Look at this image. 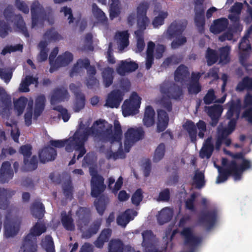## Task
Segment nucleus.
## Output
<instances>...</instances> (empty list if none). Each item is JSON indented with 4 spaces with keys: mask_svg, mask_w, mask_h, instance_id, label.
Here are the masks:
<instances>
[{
    "mask_svg": "<svg viewBox=\"0 0 252 252\" xmlns=\"http://www.w3.org/2000/svg\"><path fill=\"white\" fill-rule=\"evenodd\" d=\"M87 136L88 134L80 128L73 137L69 138L67 140L51 141V145L55 148H61L65 146V149L67 152H71L74 149V156L77 155V158H79L86 152L82 144L86 140Z\"/></svg>",
    "mask_w": 252,
    "mask_h": 252,
    "instance_id": "obj_1",
    "label": "nucleus"
},
{
    "mask_svg": "<svg viewBox=\"0 0 252 252\" xmlns=\"http://www.w3.org/2000/svg\"><path fill=\"white\" fill-rule=\"evenodd\" d=\"M233 157L234 160L229 166L228 172L233 176L235 180H238L244 171L252 167V163L244 158L241 154L233 155Z\"/></svg>",
    "mask_w": 252,
    "mask_h": 252,
    "instance_id": "obj_2",
    "label": "nucleus"
},
{
    "mask_svg": "<svg viewBox=\"0 0 252 252\" xmlns=\"http://www.w3.org/2000/svg\"><path fill=\"white\" fill-rule=\"evenodd\" d=\"M238 116L237 107L233 104H231L227 113V117L228 119H230L231 117H233V118L229 122L228 130H219V133L221 135V137H219L216 142V147L217 149H219L220 148V146L222 142L226 146H228L230 144V140L228 138L225 137V136L230 133L234 129L235 125V119L237 118Z\"/></svg>",
    "mask_w": 252,
    "mask_h": 252,
    "instance_id": "obj_3",
    "label": "nucleus"
},
{
    "mask_svg": "<svg viewBox=\"0 0 252 252\" xmlns=\"http://www.w3.org/2000/svg\"><path fill=\"white\" fill-rule=\"evenodd\" d=\"M46 230L44 224L38 222L31 230L30 233L24 241L21 249L23 252H35L36 246L34 243L35 237L41 235Z\"/></svg>",
    "mask_w": 252,
    "mask_h": 252,
    "instance_id": "obj_4",
    "label": "nucleus"
},
{
    "mask_svg": "<svg viewBox=\"0 0 252 252\" xmlns=\"http://www.w3.org/2000/svg\"><path fill=\"white\" fill-rule=\"evenodd\" d=\"M141 98L137 93L131 94L129 99L125 101L122 105V112L124 117L137 114L140 107Z\"/></svg>",
    "mask_w": 252,
    "mask_h": 252,
    "instance_id": "obj_5",
    "label": "nucleus"
},
{
    "mask_svg": "<svg viewBox=\"0 0 252 252\" xmlns=\"http://www.w3.org/2000/svg\"><path fill=\"white\" fill-rule=\"evenodd\" d=\"M14 111L18 115L22 114L24 109L26 105V112L25 115V122L27 125H29L31 124L32 117V106L33 102L31 100H28L26 98L21 97L14 101Z\"/></svg>",
    "mask_w": 252,
    "mask_h": 252,
    "instance_id": "obj_6",
    "label": "nucleus"
},
{
    "mask_svg": "<svg viewBox=\"0 0 252 252\" xmlns=\"http://www.w3.org/2000/svg\"><path fill=\"white\" fill-rule=\"evenodd\" d=\"M183 126L188 131L192 141L195 140L197 132L199 137L202 138L204 136V132L206 131L205 124L201 121L197 124L196 126H195L193 123L190 121H187Z\"/></svg>",
    "mask_w": 252,
    "mask_h": 252,
    "instance_id": "obj_7",
    "label": "nucleus"
},
{
    "mask_svg": "<svg viewBox=\"0 0 252 252\" xmlns=\"http://www.w3.org/2000/svg\"><path fill=\"white\" fill-rule=\"evenodd\" d=\"M164 51V48L162 45H158L154 48V44L152 42L148 43L146 62V66L147 69L150 68L152 65L153 56L156 59H159L162 57Z\"/></svg>",
    "mask_w": 252,
    "mask_h": 252,
    "instance_id": "obj_8",
    "label": "nucleus"
},
{
    "mask_svg": "<svg viewBox=\"0 0 252 252\" xmlns=\"http://www.w3.org/2000/svg\"><path fill=\"white\" fill-rule=\"evenodd\" d=\"M143 131L141 128H129L125 134V147L126 152L129 151V147H127V145L131 146L134 142L139 140L143 136Z\"/></svg>",
    "mask_w": 252,
    "mask_h": 252,
    "instance_id": "obj_9",
    "label": "nucleus"
},
{
    "mask_svg": "<svg viewBox=\"0 0 252 252\" xmlns=\"http://www.w3.org/2000/svg\"><path fill=\"white\" fill-rule=\"evenodd\" d=\"M90 174L92 176V195L96 196L100 192L104 190L105 186L103 184V179L99 176L95 171L90 168Z\"/></svg>",
    "mask_w": 252,
    "mask_h": 252,
    "instance_id": "obj_10",
    "label": "nucleus"
},
{
    "mask_svg": "<svg viewBox=\"0 0 252 252\" xmlns=\"http://www.w3.org/2000/svg\"><path fill=\"white\" fill-rule=\"evenodd\" d=\"M9 109L8 107H6L3 109L1 112V115L4 119L6 125L11 127V133L13 140L15 142H17L18 138L19 136V132L15 123H11V121L9 120Z\"/></svg>",
    "mask_w": 252,
    "mask_h": 252,
    "instance_id": "obj_11",
    "label": "nucleus"
},
{
    "mask_svg": "<svg viewBox=\"0 0 252 252\" xmlns=\"http://www.w3.org/2000/svg\"><path fill=\"white\" fill-rule=\"evenodd\" d=\"M128 38L129 34L127 31L119 32L116 33L115 41L119 50H123L128 46L129 44Z\"/></svg>",
    "mask_w": 252,
    "mask_h": 252,
    "instance_id": "obj_12",
    "label": "nucleus"
},
{
    "mask_svg": "<svg viewBox=\"0 0 252 252\" xmlns=\"http://www.w3.org/2000/svg\"><path fill=\"white\" fill-rule=\"evenodd\" d=\"M123 94L119 91L112 92L108 97L106 105L111 108H117L123 99Z\"/></svg>",
    "mask_w": 252,
    "mask_h": 252,
    "instance_id": "obj_13",
    "label": "nucleus"
},
{
    "mask_svg": "<svg viewBox=\"0 0 252 252\" xmlns=\"http://www.w3.org/2000/svg\"><path fill=\"white\" fill-rule=\"evenodd\" d=\"M137 214L135 211L128 209L118 217L117 223L119 225L125 227L130 220L133 219Z\"/></svg>",
    "mask_w": 252,
    "mask_h": 252,
    "instance_id": "obj_14",
    "label": "nucleus"
},
{
    "mask_svg": "<svg viewBox=\"0 0 252 252\" xmlns=\"http://www.w3.org/2000/svg\"><path fill=\"white\" fill-rule=\"evenodd\" d=\"M169 122L168 115L164 110L160 109L158 112L157 127L159 131H163L167 127Z\"/></svg>",
    "mask_w": 252,
    "mask_h": 252,
    "instance_id": "obj_15",
    "label": "nucleus"
},
{
    "mask_svg": "<svg viewBox=\"0 0 252 252\" xmlns=\"http://www.w3.org/2000/svg\"><path fill=\"white\" fill-rule=\"evenodd\" d=\"M56 156V152L52 147L45 148L39 153V158L43 162L54 159Z\"/></svg>",
    "mask_w": 252,
    "mask_h": 252,
    "instance_id": "obj_16",
    "label": "nucleus"
},
{
    "mask_svg": "<svg viewBox=\"0 0 252 252\" xmlns=\"http://www.w3.org/2000/svg\"><path fill=\"white\" fill-rule=\"evenodd\" d=\"M155 18L153 21V25L157 28L163 24L164 20L167 16V12L164 11L160 10L159 7H157L154 10Z\"/></svg>",
    "mask_w": 252,
    "mask_h": 252,
    "instance_id": "obj_17",
    "label": "nucleus"
},
{
    "mask_svg": "<svg viewBox=\"0 0 252 252\" xmlns=\"http://www.w3.org/2000/svg\"><path fill=\"white\" fill-rule=\"evenodd\" d=\"M114 135L112 137L110 138L109 140L111 143H113V147L115 146L119 147L121 145V144L120 143V140L121 139L122 136V130L121 126L119 123L117 121L114 122Z\"/></svg>",
    "mask_w": 252,
    "mask_h": 252,
    "instance_id": "obj_18",
    "label": "nucleus"
},
{
    "mask_svg": "<svg viewBox=\"0 0 252 252\" xmlns=\"http://www.w3.org/2000/svg\"><path fill=\"white\" fill-rule=\"evenodd\" d=\"M20 220L12 221L9 224L5 226V235L7 237H12L15 235L19 231L20 226Z\"/></svg>",
    "mask_w": 252,
    "mask_h": 252,
    "instance_id": "obj_19",
    "label": "nucleus"
},
{
    "mask_svg": "<svg viewBox=\"0 0 252 252\" xmlns=\"http://www.w3.org/2000/svg\"><path fill=\"white\" fill-rule=\"evenodd\" d=\"M137 67V64L134 62L122 61L118 68V72L119 74L123 75L126 72L135 70Z\"/></svg>",
    "mask_w": 252,
    "mask_h": 252,
    "instance_id": "obj_20",
    "label": "nucleus"
},
{
    "mask_svg": "<svg viewBox=\"0 0 252 252\" xmlns=\"http://www.w3.org/2000/svg\"><path fill=\"white\" fill-rule=\"evenodd\" d=\"M240 49V60L242 62L243 60L247 58L249 51L251 50V47L249 41L246 37L243 38L239 45Z\"/></svg>",
    "mask_w": 252,
    "mask_h": 252,
    "instance_id": "obj_21",
    "label": "nucleus"
},
{
    "mask_svg": "<svg viewBox=\"0 0 252 252\" xmlns=\"http://www.w3.org/2000/svg\"><path fill=\"white\" fill-rule=\"evenodd\" d=\"M155 113L151 106H147L145 109L143 123L147 126H150L154 124Z\"/></svg>",
    "mask_w": 252,
    "mask_h": 252,
    "instance_id": "obj_22",
    "label": "nucleus"
},
{
    "mask_svg": "<svg viewBox=\"0 0 252 252\" xmlns=\"http://www.w3.org/2000/svg\"><path fill=\"white\" fill-rule=\"evenodd\" d=\"M31 147L29 145H26L21 147L20 151L21 153L24 155L25 164L28 166L29 170L34 169L36 168V164L34 161L29 163L27 160V158L30 155Z\"/></svg>",
    "mask_w": 252,
    "mask_h": 252,
    "instance_id": "obj_23",
    "label": "nucleus"
},
{
    "mask_svg": "<svg viewBox=\"0 0 252 252\" xmlns=\"http://www.w3.org/2000/svg\"><path fill=\"white\" fill-rule=\"evenodd\" d=\"M213 150V146L210 139L205 142L200 152V156L202 158H208L210 157Z\"/></svg>",
    "mask_w": 252,
    "mask_h": 252,
    "instance_id": "obj_24",
    "label": "nucleus"
},
{
    "mask_svg": "<svg viewBox=\"0 0 252 252\" xmlns=\"http://www.w3.org/2000/svg\"><path fill=\"white\" fill-rule=\"evenodd\" d=\"M227 25V21L225 19H221L215 21L211 26V32L217 34L223 30Z\"/></svg>",
    "mask_w": 252,
    "mask_h": 252,
    "instance_id": "obj_25",
    "label": "nucleus"
},
{
    "mask_svg": "<svg viewBox=\"0 0 252 252\" xmlns=\"http://www.w3.org/2000/svg\"><path fill=\"white\" fill-rule=\"evenodd\" d=\"M199 77V73H193L192 74V80L188 88L190 93L197 94L200 91V87L197 82Z\"/></svg>",
    "mask_w": 252,
    "mask_h": 252,
    "instance_id": "obj_26",
    "label": "nucleus"
},
{
    "mask_svg": "<svg viewBox=\"0 0 252 252\" xmlns=\"http://www.w3.org/2000/svg\"><path fill=\"white\" fill-rule=\"evenodd\" d=\"M172 211L168 208L161 210L158 215V220L160 224L167 222L172 216Z\"/></svg>",
    "mask_w": 252,
    "mask_h": 252,
    "instance_id": "obj_27",
    "label": "nucleus"
},
{
    "mask_svg": "<svg viewBox=\"0 0 252 252\" xmlns=\"http://www.w3.org/2000/svg\"><path fill=\"white\" fill-rule=\"evenodd\" d=\"M72 57L70 53H66L58 57L55 61L54 66L59 67L65 66L69 63L72 60Z\"/></svg>",
    "mask_w": 252,
    "mask_h": 252,
    "instance_id": "obj_28",
    "label": "nucleus"
},
{
    "mask_svg": "<svg viewBox=\"0 0 252 252\" xmlns=\"http://www.w3.org/2000/svg\"><path fill=\"white\" fill-rule=\"evenodd\" d=\"M110 5V17L112 19L120 14L121 9L118 0H111Z\"/></svg>",
    "mask_w": 252,
    "mask_h": 252,
    "instance_id": "obj_29",
    "label": "nucleus"
},
{
    "mask_svg": "<svg viewBox=\"0 0 252 252\" xmlns=\"http://www.w3.org/2000/svg\"><path fill=\"white\" fill-rule=\"evenodd\" d=\"M192 185L196 188H201L205 184L204 174L202 172L196 171L192 179Z\"/></svg>",
    "mask_w": 252,
    "mask_h": 252,
    "instance_id": "obj_30",
    "label": "nucleus"
},
{
    "mask_svg": "<svg viewBox=\"0 0 252 252\" xmlns=\"http://www.w3.org/2000/svg\"><path fill=\"white\" fill-rule=\"evenodd\" d=\"M36 79L32 78L31 76H27L24 80H23L20 86L19 90L23 92H27L29 91L28 87L32 84H36Z\"/></svg>",
    "mask_w": 252,
    "mask_h": 252,
    "instance_id": "obj_31",
    "label": "nucleus"
},
{
    "mask_svg": "<svg viewBox=\"0 0 252 252\" xmlns=\"http://www.w3.org/2000/svg\"><path fill=\"white\" fill-rule=\"evenodd\" d=\"M149 23L148 18L145 15V11L139 14L137 17V26L140 31L144 30Z\"/></svg>",
    "mask_w": 252,
    "mask_h": 252,
    "instance_id": "obj_32",
    "label": "nucleus"
},
{
    "mask_svg": "<svg viewBox=\"0 0 252 252\" xmlns=\"http://www.w3.org/2000/svg\"><path fill=\"white\" fill-rule=\"evenodd\" d=\"M92 10L93 15L98 22H103L106 20V17L104 12L99 9L95 4L92 5Z\"/></svg>",
    "mask_w": 252,
    "mask_h": 252,
    "instance_id": "obj_33",
    "label": "nucleus"
},
{
    "mask_svg": "<svg viewBox=\"0 0 252 252\" xmlns=\"http://www.w3.org/2000/svg\"><path fill=\"white\" fill-rule=\"evenodd\" d=\"M222 111L221 107L220 105H215L208 110V113L212 120H216L220 116Z\"/></svg>",
    "mask_w": 252,
    "mask_h": 252,
    "instance_id": "obj_34",
    "label": "nucleus"
},
{
    "mask_svg": "<svg viewBox=\"0 0 252 252\" xmlns=\"http://www.w3.org/2000/svg\"><path fill=\"white\" fill-rule=\"evenodd\" d=\"M111 231L109 229L104 230L100 234L98 240L95 242V245L98 248H101L104 242H106L110 235Z\"/></svg>",
    "mask_w": 252,
    "mask_h": 252,
    "instance_id": "obj_35",
    "label": "nucleus"
},
{
    "mask_svg": "<svg viewBox=\"0 0 252 252\" xmlns=\"http://www.w3.org/2000/svg\"><path fill=\"white\" fill-rule=\"evenodd\" d=\"M108 124L103 120H99L94 124L92 129V133L93 134H94L95 131L97 132H99L101 130H102L105 127H108Z\"/></svg>",
    "mask_w": 252,
    "mask_h": 252,
    "instance_id": "obj_36",
    "label": "nucleus"
},
{
    "mask_svg": "<svg viewBox=\"0 0 252 252\" xmlns=\"http://www.w3.org/2000/svg\"><path fill=\"white\" fill-rule=\"evenodd\" d=\"M42 246L45 249L46 252H55L53 242L50 236L46 237L42 241Z\"/></svg>",
    "mask_w": 252,
    "mask_h": 252,
    "instance_id": "obj_37",
    "label": "nucleus"
},
{
    "mask_svg": "<svg viewBox=\"0 0 252 252\" xmlns=\"http://www.w3.org/2000/svg\"><path fill=\"white\" fill-rule=\"evenodd\" d=\"M45 98L43 96H40L37 98L36 103V108L34 110V117L36 118L43 109Z\"/></svg>",
    "mask_w": 252,
    "mask_h": 252,
    "instance_id": "obj_38",
    "label": "nucleus"
},
{
    "mask_svg": "<svg viewBox=\"0 0 252 252\" xmlns=\"http://www.w3.org/2000/svg\"><path fill=\"white\" fill-rule=\"evenodd\" d=\"M109 247V252H122V244L119 240L111 241Z\"/></svg>",
    "mask_w": 252,
    "mask_h": 252,
    "instance_id": "obj_39",
    "label": "nucleus"
},
{
    "mask_svg": "<svg viewBox=\"0 0 252 252\" xmlns=\"http://www.w3.org/2000/svg\"><path fill=\"white\" fill-rule=\"evenodd\" d=\"M143 192L141 189H137L132 194L131 201L133 204L138 205L143 198Z\"/></svg>",
    "mask_w": 252,
    "mask_h": 252,
    "instance_id": "obj_40",
    "label": "nucleus"
},
{
    "mask_svg": "<svg viewBox=\"0 0 252 252\" xmlns=\"http://www.w3.org/2000/svg\"><path fill=\"white\" fill-rule=\"evenodd\" d=\"M242 5L241 3H236L233 7L232 9V12L231 14L229 15V18L232 21H237L238 17V15L240 13Z\"/></svg>",
    "mask_w": 252,
    "mask_h": 252,
    "instance_id": "obj_41",
    "label": "nucleus"
},
{
    "mask_svg": "<svg viewBox=\"0 0 252 252\" xmlns=\"http://www.w3.org/2000/svg\"><path fill=\"white\" fill-rule=\"evenodd\" d=\"M112 73L113 71L110 68H108L103 72L104 83L106 87L110 86L112 83Z\"/></svg>",
    "mask_w": 252,
    "mask_h": 252,
    "instance_id": "obj_42",
    "label": "nucleus"
},
{
    "mask_svg": "<svg viewBox=\"0 0 252 252\" xmlns=\"http://www.w3.org/2000/svg\"><path fill=\"white\" fill-rule=\"evenodd\" d=\"M165 152V146L163 144H160L156 150L154 159L156 161L160 160L163 157Z\"/></svg>",
    "mask_w": 252,
    "mask_h": 252,
    "instance_id": "obj_43",
    "label": "nucleus"
},
{
    "mask_svg": "<svg viewBox=\"0 0 252 252\" xmlns=\"http://www.w3.org/2000/svg\"><path fill=\"white\" fill-rule=\"evenodd\" d=\"M252 86V79L245 78L239 83L237 87V90L242 91L247 88H251Z\"/></svg>",
    "mask_w": 252,
    "mask_h": 252,
    "instance_id": "obj_44",
    "label": "nucleus"
},
{
    "mask_svg": "<svg viewBox=\"0 0 252 252\" xmlns=\"http://www.w3.org/2000/svg\"><path fill=\"white\" fill-rule=\"evenodd\" d=\"M215 166L218 169L219 172V175L216 180V183L218 184L221 183L225 181L227 179V174H230L228 172V169L226 171H223L221 170H220V168L219 166H217L216 164H214Z\"/></svg>",
    "mask_w": 252,
    "mask_h": 252,
    "instance_id": "obj_45",
    "label": "nucleus"
},
{
    "mask_svg": "<svg viewBox=\"0 0 252 252\" xmlns=\"http://www.w3.org/2000/svg\"><path fill=\"white\" fill-rule=\"evenodd\" d=\"M215 166L218 169L219 172V175L216 180V183L218 184L221 183L225 181L227 179V174H230L228 172V169L226 171H223L221 170H220V168L219 166H217L216 164H214Z\"/></svg>",
    "mask_w": 252,
    "mask_h": 252,
    "instance_id": "obj_46",
    "label": "nucleus"
},
{
    "mask_svg": "<svg viewBox=\"0 0 252 252\" xmlns=\"http://www.w3.org/2000/svg\"><path fill=\"white\" fill-rule=\"evenodd\" d=\"M10 164L8 162H5L3 163L1 170H0V180L1 181H3L2 178L4 176H9V169L10 168Z\"/></svg>",
    "mask_w": 252,
    "mask_h": 252,
    "instance_id": "obj_47",
    "label": "nucleus"
},
{
    "mask_svg": "<svg viewBox=\"0 0 252 252\" xmlns=\"http://www.w3.org/2000/svg\"><path fill=\"white\" fill-rule=\"evenodd\" d=\"M187 73V68L184 66H179L175 72V79L179 80L180 78L182 79L186 76Z\"/></svg>",
    "mask_w": 252,
    "mask_h": 252,
    "instance_id": "obj_48",
    "label": "nucleus"
},
{
    "mask_svg": "<svg viewBox=\"0 0 252 252\" xmlns=\"http://www.w3.org/2000/svg\"><path fill=\"white\" fill-rule=\"evenodd\" d=\"M62 223L64 227L68 230H71L74 228L72 219L69 216L63 217Z\"/></svg>",
    "mask_w": 252,
    "mask_h": 252,
    "instance_id": "obj_49",
    "label": "nucleus"
},
{
    "mask_svg": "<svg viewBox=\"0 0 252 252\" xmlns=\"http://www.w3.org/2000/svg\"><path fill=\"white\" fill-rule=\"evenodd\" d=\"M229 48L228 47L223 48L220 51V62L226 63L228 61Z\"/></svg>",
    "mask_w": 252,
    "mask_h": 252,
    "instance_id": "obj_50",
    "label": "nucleus"
},
{
    "mask_svg": "<svg viewBox=\"0 0 252 252\" xmlns=\"http://www.w3.org/2000/svg\"><path fill=\"white\" fill-rule=\"evenodd\" d=\"M206 58L207 59L208 63L209 65H211L215 63L216 62L217 59L215 52L210 49H209L207 51Z\"/></svg>",
    "mask_w": 252,
    "mask_h": 252,
    "instance_id": "obj_51",
    "label": "nucleus"
},
{
    "mask_svg": "<svg viewBox=\"0 0 252 252\" xmlns=\"http://www.w3.org/2000/svg\"><path fill=\"white\" fill-rule=\"evenodd\" d=\"M46 45V43L45 42H41L39 45L40 50V53L38 57V59L40 61H43L47 58L46 50L45 49Z\"/></svg>",
    "mask_w": 252,
    "mask_h": 252,
    "instance_id": "obj_52",
    "label": "nucleus"
},
{
    "mask_svg": "<svg viewBox=\"0 0 252 252\" xmlns=\"http://www.w3.org/2000/svg\"><path fill=\"white\" fill-rule=\"evenodd\" d=\"M183 236L187 241L194 242L196 238L192 235L191 230L189 228H185L182 232Z\"/></svg>",
    "mask_w": 252,
    "mask_h": 252,
    "instance_id": "obj_53",
    "label": "nucleus"
},
{
    "mask_svg": "<svg viewBox=\"0 0 252 252\" xmlns=\"http://www.w3.org/2000/svg\"><path fill=\"white\" fill-rule=\"evenodd\" d=\"M22 49V46L18 44L15 46H11L9 47H6L3 49L1 52V54L5 55L7 53H10L11 52L21 51Z\"/></svg>",
    "mask_w": 252,
    "mask_h": 252,
    "instance_id": "obj_54",
    "label": "nucleus"
},
{
    "mask_svg": "<svg viewBox=\"0 0 252 252\" xmlns=\"http://www.w3.org/2000/svg\"><path fill=\"white\" fill-rule=\"evenodd\" d=\"M12 77V73L4 69H0V77L6 83L8 82Z\"/></svg>",
    "mask_w": 252,
    "mask_h": 252,
    "instance_id": "obj_55",
    "label": "nucleus"
},
{
    "mask_svg": "<svg viewBox=\"0 0 252 252\" xmlns=\"http://www.w3.org/2000/svg\"><path fill=\"white\" fill-rule=\"evenodd\" d=\"M58 110L60 112V116L63 119V121L64 122H67L70 118V115L67 113L66 110L60 106H58Z\"/></svg>",
    "mask_w": 252,
    "mask_h": 252,
    "instance_id": "obj_56",
    "label": "nucleus"
},
{
    "mask_svg": "<svg viewBox=\"0 0 252 252\" xmlns=\"http://www.w3.org/2000/svg\"><path fill=\"white\" fill-rule=\"evenodd\" d=\"M169 191L166 189L161 191L159 194L158 200L160 201H166L169 198Z\"/></svg>",
    "mask_w": 252,
    "mask_h": 252,
    "instance_id": "obj_57",
    "label": "nucleus"
},
{
    "mask_svg": "<svg viewBox=\"0 0 252 252\" xmlns=\"http://www.w3.org/2000/svg\"><path fill=\"white\" fill-rule=\"evenodd\" d=\"M214 99V92L213 91H209L204 98L206 103L209 104Z\"/></svg>",
    "mask_w": 252,
    "mask_h": 252,
    "instance_id": "obj_58",
    "label": "nucleus"
},
{
    "mask_svg": "<svg viewBox=\"0 0 252 252\" xmlns=\"http://www.w3.org/2000/svg\"><path fill=\"white\" fill-rule=\"evenodd\" d=\"M58 53V50L57 48H55L53 50V51L51 53V55L49 57V60L50 62V64L51 65V71H52L53 70V67H54V64L55 63H53V60L54 58V57L57 55V54Z\"/></svg>",
    "mask_w": 252,
    "mask_h": 252,
    "instance_id": "obj_59",
    "label": "nucleus"
},
{
    "mask_svg": "<svg viewBox=\"0 0 252 252\" xmlns=\"http://www.w3.org/2000/svg\"><path fill=\"white\" fill-rule=\"evenodd\" d=\"M61 12H63L64 15L67 17L68 19L70 20L69 22H71L72 15L71 9L69 8L64 7L61 10Z\"/></svg>",
    "mask_w": 252,
    "mask_h": 252,
    "instance_id": "obj_60",
    "label": "nucleus"
},
{
    "mask_svg": "<svg viewBox=\"0 0 252 252\" xmlns=\"http://www.w3.org/2000/svg\"><path fill=\"white\" fill-rule=\"evenodd\" d=\"M129 195L125 190H121L118 194V199L120 201H123L127 200Z\"/></svg>",
    "mask_w": 252,
    "mask_h": 252,
    "instance_id": "obj_61",
    "label": "nucleus"
},
{
    "mask_svg": "<svg viewBox=\"0 0 252 252\" xmlns=\"http://www.w3.org/2000/svg\"><path fill=\"white\" fill-rule=\"evenodd\" d=\"M186 39L185 37H182L181 39H179L178 41H174L172 43V47L174 48H177L179 46L183 44L186 42Z\"/></svg>",
    "mask_w": 252,
    "mask_h": 252,
    "instance_id": "obj_62",
    "label": "nucleus"
},
{
    "mask_svg": "<svg viewBox=\"0 0 252 252\" xmlns=\"http://www.w3.org/2000/svg\"><path fill=\"white\" fill-rule=\"evenodd\" d=\"M84 106V100L83 98H80L75 106L74 109L76 111H78L82 109Z\"/></svg>",
    "mask_w": 252,
    "mask_h": 252,
    "instance_id": "obj_63",
    "label": "nucleus"
},
{
    "mask_svg": "<svg viewBox=\"0 0 252 252\" xmlns=\"http://www.w3.org/2000/svg\"><path fill=\"white\" fill-rule=\"evenodd\" d=\"M123 184V181L121 177H119L117 182H116L114 186V188L112 189V191L115 192V191L119 190Z\"/></svg>",
    "mask_w": 252,
    "mask_h": 252,
    "instance_id": "obj_64",
    "label": "nucleus"
}]
</instances>
